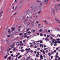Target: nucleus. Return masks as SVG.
Masks as SVG:
<instances>
[{
	"mask_svg": "<svg viewBox=\"0 0 60 60\" xmlns=\"http://www.w3.org/2000/svg\"><path fill=\"white\" fill-rule=\"evenodd\" d=\"M9 51H10V50H8L7 51V52L8 53V52H9Z\"/></svg>",
	"mask_w": 60,
	"mask_h": 60,
	"instance_id": "603ef678",
	"label": "nucleus"
},
{
	"mask_svg": "<svg viewBox=\"0 0 60 60\" xmlns=\"http://www.w3.org/2000/svg\"><path fill=\"white\" fill-rule=\"evenodd\" d=\"M58 56H56L55 57H57V58H58Z\"/></svg>",
	"mask_w": 60,
	"mask_h": 60,
	"instance_id": "052dcab7",
	"label": "nucleus"
},
{
	"mask_svg": "<svg viewBox=\"0 0 60 60\" xmlns=\"http://www.w3.org/2000/svg\"><path fill=\"white\" fill-rule=\"evenodd\" d=\"M30 52L31 53H32V52H33V50H31V51H30Z\"/></svg>",
	"mask_w": 60,
	"mask_h": 60,
	"instance_id": "6e6d98bb",
	"label": "nucleus"
},
{
	"mask_svg": "<svg viewBox=\"0 0 60 60\" xmlns=\"http://www.w3.org/2000/svg\"><path fill=\"white\" fill-rule=\"evenodd\" d=\"M15 34H18V32H15Z\"/></svg>",
	"mask_w": 60,
	"mask_h": 60,
	"instance_id": "c756f323",
	"label": "nucleus"
},
{
	"mask_svg": "<svg viewBox=\"0 0 60 60\" xmlns=\"http://www.w3.org/2000/svg\"><path fill=\"white\" fill-rule=\"evenodd\" d=\"M37 53L38 54V55H40L39 54V52H37Z\"/></svg>",
	"mask_w": 60,
	"mask_h": 60,
	"instance_id": "473e14b6",
	"label": "nucleus"
},
{
	"mask_svg": "<svg viewBox=\"0 0 60 60\" xmlns=\"http://www.w3.org/2000/svg\"><path fill=\"white\" fill-rule=\"evenodd\" d=\"M12 31H14V30H15V29H14L13 28H12Z\"/></svg>",
	"mask_w": 60,
	"mask_h": 60,
	"instance_id": "393cba45",
	"label": "nucleus"
},
{
	"mask_svg": "<svg viewBox=\"0 0 60 60\" xmlns=\"http://www.w3.org/2000/svg\"><path fill=\"white\" fill-rule=\"evenodd\" d=\"M21 26H19L18 27V28H20L21 27Z\"/></svg>",
	"mask_w": 60,
	"mask_h": 60,
	"instance_id": "58836bf2",
	"label": "nucleus"
},
{
	"mask_svg": "<svg viewBox=\"0 0 60 60\" xmlns=\"http://www.w3.org/2000/svg\"><path fill=\"white\" fill-rule=\"evenodd\" d=\"M36 56L37 57H39V56H38V54H36Z\"/></svg>",
	"mask_w": 60,
	"mask_h": 60,
	"instance_id": "a878e982",
	"label": "nucleus"
},
{
	"mask_svg": "<svg viewBox=\"0 0 60 60\" xmlns=\"http://www.w3.org/2000/svg\"><path fill=\"white\" fill-rule=\"evenodd\" d=\"M19 45H20V46H22L23 45V43H22L21 44H19Z\"/></svg>",
	"mask_w": 60,
	"mask_h": 60,
	"instance_id": "4be33fe9",
	"label": "nucleus"
},
{
	"mask_svg": "<svg viewBox=\"0 0 60 60\" xmlns=\"http://www.w3.org/2000/svg\"><path fill=\"white\" fill-rule=\"evenodd\" d=\"M48 32H50V30H48Z\"/></svg>",
	"mask_w": 60,
	"mask_h": 60,
	"instance_id": "0e129e2a",
	"label": "nucleus"
},
{
	"mask_svg": "<svg viewBox=\"0 0 60 60\" xmlns=\"http://www.w3.org/2000/svg\"><path fill=\"white\" fill-rule=\"evenodd\" d=\"M48 2V1H47L46 2H45L44 4V5H46L47 4V2Z\"/></svg>",
	"mask_w": 60,
	"mask_h": 60,
	"instance_id": "a211bd4d",
	"label": "nucleus"
},
{
	"mask_svg": "<svg viewBox=\"0 0 60 60\" xmlns=\"http://www.w3.org/2000/svg\"><path fill=\"white\" fill-rule=\"evenodd\" d=\"M33 43H35V42L34 41H33Z\"/></svg>",
	"mask_w": 60,
	"mask_h": 60,
	"instance_id": "5fc2aeb1",
	"label": "nucleus"
},
{
	"mask_svg": "<svg viewBox=\"0 0 60 60\" xmlns=\"http://www.w3.org/2000/svg\"><path fill=\"white\" fill-rule=\"evenodd\" d=\"M55 19L57 22L58 23H60V20H59L56 18H55Z\"/></svg>",
	"mask_w": 60,
	"mask_h": 60,
	"instance_id": "39448f33",
	"label": "nucleus"
},
{
	"mask_svg": "<svg viewBox=\"0 0 60 60\" xmlns=\"http://www.w3.org/2000/svg\"><path fill=\"white\" fill-rule=\"evenodd\" d=\"M13 45H14V46H15V42H13Z\"/></svg>",
	"mask_w": 60,
	"mask_h": 60,
	"instance_id": "aec40b11",
	"label": "nucleus"
},
{
	"mask_svg": "<svg viewBox=\"0 0 60 60\" xmlns=\"http://www.w3.org/2000/svg\"><path fill=\"white\" fill-rule=\"evenodd\" d=\"M55 9L54 8H52V12L53 13L54 15H55Z\"/></svg>",
	"mask_w": 60,
	"mask_h": 60,
	"instance_id": "f03ea898",
	"label": "nucleus"
},
{
	"mask_svg": "<svg viewBox=\"0 0 60 60\" xmlns=\"http://www.w3.org/2000/svg\"><path fill=\"white\" fill-rule=\"evenodd\" d=\"M29 30V29L28 28L27 29L26 31H28V30Z\"/></svg>",
	"mask_w": 60,
	"mask_h": 60,
	"instance_id": "69168bd1",
	"label": "nucleus"
},
{
	"mask_svg": "<svg viewBox=\"0 0 60 60\" xmlns=\"http://www.w3.org/2000/svg\"><path fill=\"white\" fill-rule=\"evenodd\" d=\"M55 60H58V59H57V58H55Z\"/></svg>",
	"mask_w": 60,
	"mask_h": 60,
	"instance_id": "4d7b16f0",
	"label": "nucleus"
},
{
	"mask_svg": "<svg viewBox=\"0 0 60 60\" xmlns=\"http://www.w3.org/2000/svg\"><path fill=\"white\" fill-rule=\"evenodd\" d=\"M26 34H27V33H25L24 34V35H26Z\"/></svg>",
	"mask_w": 60,
	"mask_h": 60,
	"instance_id": "79ce46f5",
	"label": "nucleus"
},
{
	"mask_svg": "<svg viewBox=\"0 0 60 60\" xmlns=\"http://www.w3.org/2000/svg\"><path fill=\"white\" fill-rule=\"evenodd\" d=\"M34 53H35V54H36V52L35 51L34 52Z\"/></svg>",
	"mask_w": 60,
	"mask_h": 60,
	"instance_id": "09e8293b",
	"label": "nucleus"
},
{
	"mask_svg": "<svg viewBox=\"0 0 60 60\" xmlns=\"http://www.w3.org/2000/svg\"><path fill=\"white\" fill-rule=\"evenodd\" d=\"M6 58H7V57H6V56H5L4 57V58L5 59H6Z\"/></svg>",
	"mask_w": 60,
	"mask_h": 60,
	"instance_id": "a18cd8bd",
	"label": "nucleus"
},
{
	"mask_svg": "<svg viewBox=\"0 0 60 60\" xmlns=\"http://www.w3.org/2000/svg\"><path fill=\"white\" fill-rule=\"evenodd\" d=\"M13 59H14V58H12L11 59V60H13Z\"/></svg>",
	"mask_w": 60,
	"mask_h": 60,
	"instance_id": "338daca9",
	"label": "nucleus"
},
{
	"mask_svg": "<svg viewBox=\"0 0 60 60\" xmlns=\"http://www.w3.org/2000/svg\"><path fill=\"white\" fill-rule=\"evenodd\" d=\"M40 57H41V59H43V56H42V55H41L40 56Z\"/></svg>",
	"mask_w": 60,
	"mask_h": 60,
	"instance_id": "2eb2a0df",
	"label": "nucleus"
},
{
	"mask_svg": "<svg viewBox=\"0 0 60 60\" xmlns=\"http://www.w3.org/2000/svg\"><path fill=\"white\" fill-rule=\"evenodd\" d=\"M23 42H24V43H25V42H26V40H24L23 41Z\"/></svg>",
	"mask_w": 60,
	"mask_h": 60,
	"instance_id": "ea45409f",
	"label": "nucleus"
},
{
	"mask_svg": "<svg viewBox=\"0 0 60 60\" xmlns=\"http://www.w3.org/2000/svg\"><path fill=\"white\" fill-rule=\"evenodd\" d=\"M55 8H56L57 7H59V6H60V4H58V5L57 6V5H56V4H55ZM57 6V7H56Z\"/></svg>",
	"mask_w": 60,
	"mask_h": 60,
	"instance_id": "20e7f679",
	"label": "nucleus"
},
{
	"mask_svg": "<svg viewBox=\"0 0 60 60\" xmlns=\"http://www.w3.org/2000/svg\"><path fill=\"white\" fill-rule=\"evenodd\" d=\"M59 49V48H56V50H58V49Z\"/></svg>",
	"mask_w": 60,
	"mask_h": 60,
	"instance_id": "e2e57ef3",
	"label": "nucleus"
},
{
	"mask_svg": "<svg viewBox=\"0 0 60 60\" xmlns=\"http://www.w3.org/2000/svg\"><path fill=\"white\" fill-rule=\"evenodd\" d=\"M42 29H41L40 30H39V31L40 32H41L42 31Z\"/></svg>",
	"mask_w": 60,
	"mask_h": 60,
	"instance_id": "6ab92c4d",
	"label": "nucleus"
},
{
	"mask_svg": "<svg viewBox=\"0 0 60 60\" xmlns=\"http://www.w3.org/2000/svg\"><path fill=\"white\" fill-rule=\"evenodd\" d=\"M41 12V10H40V11H39L38 12V14H40V13Z\"/></svg>",
	"mask_w": 60,
	"mask_h": 60,
	"instance_id": "f3484780",
	"label": "nucleus"
},
{
	"mask_svg": "<svg viewBox=\"0 0 60 60\" xmlns=\"http://www.w3.org/2000/svg\"><path fill=\"white\" fill-rule=\"evenodd\" d=\"M45 22L46 23V24H48V22H47L46 21V20H45Z\"/></svg>",
	"mask_w": 60,
	"mask_h": 60,
	"instance_id": "c9c22d12",
	"label": "nucleus"
},
{
	"mask_svg": "<svg viewBox=\"0 0 60 60\" xmlns=\"http://www.w3.org/2000/svg\"><path fill=\"white\" fill-rule=\"evenodd\" d=\"M8 32H9V33L10 35H12L13 34V33L12 34L11 33V31H10V30H8Z\"/></svg>",
	"mask_w": 60,
	"mask_h": 60,
	"instance_id": "7ed1b4c3",
	"label": "nucleus"
},
{
	"mask_svg": "<svg viewBox=\"0 0 60 60\" xmlns=\"http://www.w3.org/2000/svg\"><path fill=\"white\" fill-rule=\"evenodd\" d=\"M38 15H34V17L35 18H38Z\"/></svg>",
	"mask_w": 60,
	"mask_h": 60,
	"instance_id": "9d476101",
	"label": "nucleus"
},
{
	"mask_svg": "<svg viewBox=\"0 0 60 60\" xmlns=\"http://www.w3.org/2000/svg\"><path fill=\"white\" fill-rule=\"evenodd\" d=\"M22 0H20V3L21 4V3H22Z\"/></svg>",
	"mask_w": 60,
	"mask_h": 60,
	"instance_id": "5701e85b",
	"label": "nucleus"
},
{
	"mask_svg": "<svg viewBox=\"0 0 60 60\" xmlns=\"http://www.w3.org/2000/svg\"><path fill=\"white\" fill-rule=\"evenodd\" d=\"M30 48H29L28 49V50H27V51H29V50H30Z\"/></svg>",
	"mask_w": 60,
	"mask_h": 60,
	"instance_id": "bf43d9fd",
	"label": "nucleus"
},
{
	"mask_svg": "<svg viewBox=\"0 0 60 60\" xmlns=\"http://www.w3.org/2000/svg\"><path fill=\"white\" fill-rule=\"evenodd\" d=\"M40 35L41 36H43V35L42 34V33H41Z\"/></svg>",
	"mask_w": 60,
	"mask_h": 60,
	"instance_id": "412c9836",
	"label": "nucleus"
},
{
	"mask_svg": "<svg viewBox=\"0 0 60 60\" xmlns=\"http://www.w3.org/2000/svg\"><path fill=\"white\" fill-rule=\"evenodd\" d=\"M27 19H26L25 20V21H27Z\"/></svg>",
	"mask_w": 60,
	"mask_h": 60,
	"instance_id": "774afa93",
	"label": "nucleus"
},
{
	"mask_svg": "<svg viewBox=\"0 0 60 60\" xmlns=\"http://www.w3.org/2000/svg\"><path fill=\"white\" fill-rule=\"evenodd\" d=\"M54 52H51V54H52V55L54 54Z\"/></svg>",
	"mask_w": 60,
	"mask_h": 60,
	"instance_id": "4c0bfd02",
	"label": "nucleus"
},
{
	"mask_svg": "<svg viewBox=\"0 0 60 60\" xmlns=\"http://www.w3.org/2000/svg\"><path fill=\"white\" fill-rule=\"evenodd\" d=\"M30 24V22H28L27 24V25H28V26Z\"/></svg>",
	"mask_w": 60,
	"mask_h": 60,
	"instance_id": "c03bdc74",
	"label": "nucleus"
},
{
	"mask_svg": "<svg viewBox=\"0 0 60 60\" xmlns=\"http://www.w3.org/2000/svg\"><path fill=\"white\" fill-rule=\"evenodd\" d=\"M15 49H16V48H13V50H14V51H15Z\"/></svg>",
	"mask_w": 60,
	"mask_h": 60,
	"instance_id": "2f4dec72",
	"label": "nucleus"
},
{
	"mask_svg": "<svg viewBox=\"0 0 60 60\" xmlns=\"http://www.w3.org/2000/svg\"><path fill=\"white\" fill-rule=\"evenodd\" d=\"M24 51H25V50H22V52H23Z\"/></svg>",
	"mask_w": 60,
	"mask_h": 60,
	"instance_id": "680f3d73",
	"label": "nucleus"
},
{
	"mask_svg": "<svg viewBox=\"0 0 60 60\" xmlns=\"http://www.w3.org/2000/svg\"><path fill=\"white\" fill-rule=\"evenodd\" d=\"M54 43L55 44H56L57 43V41L56 40L55 41V42H54Z\"/></svg>",
	"mask_w": 60,
	"mask_h": 60,
	"instance_id": "b1692460",
	"label": "nucleus"
},
{
	"mask_svg": "<svg viewBox=\"0 0 60 60\" xmlns=\"http://www.w3.org/2000/svg\"><path fill=\"white\" fill-rule=\"evenodd\" d=\"M43 42L42 41H40V43H42Z\"/></svg>",
	"mask_w": 60,
	"mask_h": 60,
	"instance_id": "864d4df0",
	"label": "nucleus"
},
{
	"mask_svg": "<svg viewBox=\"0 0 60 60\" xmlns=\"http://www.w3.org/2000/svg\"><path fill=\"white\" fill-rule=\"evenodd\" d=\"M43 57L44 58H45V57H46V56H45V55H44L43 56Z\"/></svg>",
	"mask_w": 60,
	"mask_h": 60,
	"instance_id": "8fccbe9b",
	"label": "nucleus"
},
{
	"mask_svg": "<svg viewBox=\"0 0 60 60\" xmlns=\"http://www.w3.org/2000/svg\"><path fill=\"white\" fill-rule=\"evenodd\" d=\"M48 55H49V56H51V53H48Z\"/></svg>",
	"mask_w": 60,
	"mask_h": 60,
	"instance_id": "7c9ffc66",
	"label": "nucleus"
},
{
	"mask_svg": "<svg viewBox=\"0 0 60 60\" xmlns=\"http://www.w3.org/2000/svg\"><path fill=\"white\" fill-rule=\"evenodd\" d=\"M57 42L58 43H60V41H57Z\"/></svg>",
	"mask_w": 60,
	"mask_h": 60,
	"instance_id": "de8ad7c7",
	"label": "nucleus"
},
{
	"mask_svg": "<svg viewBox=\"0 0 60 60\" xmlns=\"http://www.w3.org/2000/svg\"><path fill=\"white\" fill-rule=\"evenodd\" d=\"M39 26V27L40 28V27H42V26L41 25H40V24H39L38 25Z\"/></svg>",
	"mask_w": 60,
	"mask_h": 60,
	"instance_id": "6e6552de",
	"label": "nucleus"
},
{
	"mask_svg": "<svg viewBox=\"0 0 60 60\" xmlns=\"http://www.w3.org/2000/svg\"><path fill=\"white\" fill-rule=\"evenodd\" d=\"M27 37V35H26L24 36V37H25V38H26V37Z\"/></svg>",
	"mask_w": 60,
	"mask_h": 60,
	"instance_id": "a19ab883",
	"label": "nucleus"
},
{
	"mask_svg": "<svg viewBox=\"0 0 60 60\" xmlns=\"http://www.w3.org/2000/svg\"><path fill=\"white\" fill-rule=\"evenodd\" d=\"M44 36L45 37H46V34H44Z\"/></svg>",
	"mask_w": 60,
	"mask_h": 60,
	"instance_id": "49530a36",
	"label": "nucleus"
},
{
	"mask_svg": "<svg viewBox=\"0 0 60 60\" xmlns=\"http://www.w3.org/2000/svg\"><path fill=\"white\" fill-rule=\"evenodd\" d=\"M33 32H35V30H33L32 31Z\"/></svg>",
	"mask_w": 60,
	"mask_h": 60,
	"instance_id": "3c124183",
	"label": "nucleus"
},
{
	"mask_svg": "<svg viewBox=\"0 0 60 60\" xmlns=\"http://www.w3.org/2000/svg\"><path fill=\"white\" fill-rule=\"evenodd\" d=\"M55 9L56 11V12H58V9H57V8H55Z\"/></svg>",
	"mask_w": 60,
	"mask_h": 60,
	"instance_id": "0eeeda50",
	"label": "nucleus"
},
{
	"mask_svg": "<svg viewBox=\"0 0 60 60\" xmlns=\"http://www.w3.org/2000/svg\"><path fill=\"white\" fill-rule=\"evenodd\" d=\"M34 8H36V7H37V6L35 4H34Z\"/></svg>",
	"mask_w": 60,
	"mask_h": 60,
	"instance_id": "cd10ccee",
	"label": "nucleus"
},
{
	"mask_svg": "<svg viewBox=\"0 0 60 60\" xmlns=\"http://www.w3.org/2000/svg\"><path fill=\"white\" fill-rule=\"evenodd\" d=\"M16 44L17 46L19 45V43L18 42H16Z\"/></svg>",
	"mask_w": 60,
	"mask_h": 60,
	"instance_id": "423d86ee",
	"label": "nucleus"
},
{
	"mask_svg": "<svg viewBox=\"0 0 60 60\" xmlns=\"http://www.w3.org/2000/svg\"><path fill=\"white\" fill-rule=\"evenodd\" d=\"M31 25H32V26H34V22H32L31 23Z\"/></svg>",
	"mask_w": 60,
	"mask_h": 60,
	"instance_id": "9b49d317",
	"label": "nucleus"
},
{
	"mask_svg": "<svg viewBox=\"0 0 60 60\" xmlns=\"http://www.w3.org/2000/svg\"><path fill=\"white\" fill-rule=\"evenodd\" d=\"M54 52H56V50H54L53 51Z\"/></svg>",
	"mask_w": 60,
	"mask_h": 60,
	"instance_id": "f704fd0d",
	"label": "nucleus"
},
{
	"mask_svg": "<svg viewBox=\"0 0 60 60\" xmlns=\"http://www.w3.org/2000/svg\"><path fill=\"white\" fill-rule=\"evenodd\" d=\"M51 59H53V56H51Z\"/></svg>",
	"mask_w": 60,
	"mask_h": 60,
	"instance_id": "13d9d810",
	"label": "nucleus"
},
{
	"mask_svg": "<svg viewBox=\"0 0 60 60\" xmlns=\"http://www.w3.org/2000/svg\"><path fill=\"white\" fill-rule=\"evenodd\" d=\"M11 48L12 49V48H13V47H14V45H13L12 44L11 45Z\"/></svg>",
	"mask_w": 60,
	"mask_h": 60,
	"instance_id": "1a4fd4ad",
	"label": "nucleus"
},
{
	"mask_svg": "<svg viewBox=\"0 0 60 60\" xmlns=\"http://www.w3.org/2000/svg\"><path fill=\"white\" fill-rule=\"evenodd\" d=\"M37 2H40V3H41V1H39L38 0L37 1Z\"/></svg>",
	"mask_w": 60,
	"mask_h": 60,
	"instance_id": "bb28decb",
	"label": "nucleus"
},
{
	"mask_svg": "<svg viewBox=\"0 0 60 60\" xmlns=\"http://www.w3.org/2000/svg\"><path fill=\"white\" fill-rule=\"evenodd\" d=\"M40 41L39 40V41H36V42H40Z\"/></svg>",
	"mask_w": 60,
	"mask_h": 60,
	"instance_id": "37998d69",
	"label": "nucleus"
},
{
	"mask_svg": "<svg viewBox=\"0 0 60 60\" xmlns=\"http://www.w3.org/2000/svg\"><path fill=\"white\" fill-rule=\"evenodd\" d=\"M8 58L9 59V60H11V57L9 56L8 57Z\"/></svg>",
	"mask_w": 60,
	"mask_h": 60,
	"instance_id": "dca6fc26",
	"label": "nucleus"
},
{
	"mask_svg": "<svg viewBox=\"0 0 60 60\" xmlns=\"http://www.w3.org/2000/svg\"><path fill=\"white\" fill-rule=\"evenodd\" d=\"M22 33H20L19 34V35H22Z\"/></svg>",
	"mask_w": 60,
	"mask_h": 60,
	"instance_id": "72a5a7b5",
	"label": "nucleus"
},
{
	"mask_svg": "<svg viewBox=\"0 0 60 60\" xmlns=\"http://www.w3.org/2000/svg\"><path fill=\"white\" fill-rule=\"evenodd\" d=\"M22 57V56H21V55H20L18 57V59H19L20 58H21V57Z\"/></svg>",
	"mask_w": 60,
	"mask_h": 60,
	"instance_id": "ddd939ff",
	"label": "nucleus"
},
{
	"mask_svg": "<svg viewBox=\"0 0 60 60\" xmlns=\"http://www.w3.org/2000/svg\"><path fill=\"white\" fill-rule=\"evenodd\" d=\"M45 40H46V41H49V39L47 38H45Z\"/></svg>",
	"mask_w": 60,
	"mask_h": 60,
	"instance_id": "4468645a",
	"label": "nucleus"
},
{
	"mask_svg": "<svg viewBox=\"0 0 60 60\" xmlns=\"http://www.w3.org/2000/svg\"><path fill=\"white\" fill-rule=\"evenodd\" d=\"M43 53H44V54H45V52H44V51L43 50Z\"/></svg>",
	"mask_w": 60,
	"mask_h": 60,
	"instance_id": "c85d7f7f",
	"label": "nucleus"
},
{
	"mask_svg": "<svg viewBox=\"0 0 60 60\" xmlns=\"http://www.w3.org/2000/svg\"><path fill=\"white\" fill-rule=\"evenodd\" d=\"M13 52V51H11L10 52V53H12Z\"/></svg>",
	"mask_w": 60,
	"mask_h": 60,
	"instance_id": "e433bc0d",
	"label": "nucleus"
},
{
	"mask_svg": "<svg viewBox=\"0 0 60 60\" xmlns=\"http://www.w3.org/2000/svg\"><path fill=\"white\" fill-rule=\"evenodd\" d=\"M20 7H19V5L18 4L16 6L14 10H16V9H18L19 8H20Z\"/></svg>",
	"mask_w": 60,
	"mask_h": 60,
	"instance_id": "f257e3e1",
	"label": "nucleus"
},
{
	"mask_svg": "<svg viewBox=\"0 0 60 60\" xmlns=\"http://www.w3.org/2000/svg\"><path fill=\"white\" fill-rule=\"evenodd\" d=\"M1 51H2L4 49V47H2L1 49Z\"/></svg>",
	"mask_w": 60,
	"mask_h": 60,
	"instance_id": "f8f14e48",
	"label": "nucleus"
}]
</instances>
